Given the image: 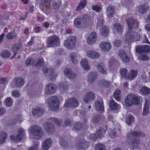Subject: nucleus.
I'll return each mask as SVG.
<instances>
[{"label":"nucleus","mask_w":150,"mask_h":150,"mask_svg":"<svg viewBox=\"0 0 150 150\" xmlns=\"http://www.w3.org/2000/svg\"><path fill=\"white\" fill-rule=\"evenodd\" d=\"M146 135L141 131L132 132L126 136L127 140L131 142L130 144L133 149H135L137 145L140 143L139 137H144Z\"/></svg>","instance_id":"nucleus-1"},{"label":"nucleus","mask_w":150,"mask_h":150,"mask_svg":"<svg viewBox=\"0 0 150 150\" xmlns=\"http://www.w3.org/2000/svg\"><path fill=\"white\" fill-rule=\"evenodd\" d=\"M140 101V99L137 96L132 94L127 95L125 99V105L127 107L133 105L134 104L138 105Z\"/></svg>","instance_id":"nucleus-2"},{"label":"nucleus","mask_w":150,"mask_h":150,"mask_svg":"<svg viewBox=\"0 0 150 150\" xmlns=\"http://www.w3.org/2000/svg\"><path fill=\"white\" fill-rule=\"evenodd\" d=\"M47 103L51 110L56 111L59 110V100L56 96H53L49 98Z\"/></svg>","instance_id":"nucleus-3"},{"label":"nucleus","mask_w":150,"mask_h":150,"mask_svg":"<svg viewBox=\"0 0 150 150\" xmlns=\"http://www.w3.org/2000/svg\"><path fill=\"white\" fill-rule=\"evenodd\" d=\"M30 129V132L33 135L34 138L39 139L43 135V131L38 126L33 125Z\"/></svg>","instance_id":"nucleus-4"},{"label":"nucleus","mask_w":150,"mask_h":150,"mask_svg":"<svg viewBox=\"0 0 150 150\" xmlns=\"http://www.w3.org/2000/svg\"><path fill=\"white\" fill-rule=\"evenodd\" d=\"M79 105V103L77 99L72 97L66 100L64 105L66 107L73 108L77 107Z\"/></svg>","instance_id":"nucleus-5"},{"label":"nucleus","mask_w":150,"mask_h":150,"mask_svg":"<svg viewBox=\"0 0 150 150\" xmlns=\"http://www.w3.org/2000/svg\"><path fill=\"white\" fill-rule=\"evenodd\" d=\"M140 39V35L134 31H127L126 39L128 41H138Z\"/></svg>","instance_id":"nucleus-6"},{"label":"nucleus","mask_w":150,"mask_h":150,"mask_svg":"<svg viewBox=\"0 0 150 150\" xmlns=\"http://www.w3.org/2000/svg\"><path fill=\"white\" fill-rule=\"evenodd\" d=\"M127 22L128 25V31H132L133 29H136L138 27V22L137 21L132 18L127 20Z\"/></svg>","instance_id":"nucleus-7"},{"label":"nucleus","mask_w":150,"mask_h":150,"mask_svg":"<svg viewBox=\"0 0 150 150\" xmlns=\"http://www.w3.org/2000/svg\"><path fill=\"white\" fill-rule=\"evenodd\" d=\"M59 38L55 35H53L49 37L47 39L46 43L47 47H52L58 43Z\"/></svg>","instance_id":"nucleus-8"},{"label":"nucleus","mask_w":150,"mask_h":150,"mask_svg":"<svg viewBox=\"0 0 150 150\" xmlns=\"http://www.w3.org/2000/svg\"><path fill=\"white\" fill-rule=\"evenodd\" d=\"M76 38L75 37L72 36L67 38L66 41H65V44L68 48L71 49L74 47L76 44Z\"/></svg>","instance_id":"nucleus-9"},{"label":"nucleus","mask_w":150,"mask_h":150,"mask_svg":"<svg viewBox=\"0 0 150 150\" xmlns=\"http://www.w3.org/2000/svg\"><path fill=\"white\" fill-rule=\"evenodd\" d=\"M43 127L45 130L49 134H51L55 131V126L51 122H47L44 123Z\"/></svg>","instance_id":"nucleus-10"},{"label":"nucleus","mask_w":150,"mask_h":150,"mask_svg":"<svg viewBox=\"0 0 150 150\" xmlns=\"http://www.w3.org/2000/svg\"><path fill=\"white\" fill-rule=\"evenodd\" d=\"M19 134H17L16 137L13 135L11 136L10 137L11 139L14 140L15 141H17L21 140L23 137V135L25 133V130L23 128L19 129L18 130Z\"/></svg>","instance_id":"nucleus-11"},{"label":"nucleus","mask_w":150,"mask_h":150,"mask_svg":"<svg viewBox=\"0 0 150 150\" xmlns=\"http://www.w3.org/2000/svg\"><path fill=\"white\" fill-rule=\"evenodd\" d=\"M76 146L78 149L81 150L88 148V144L84 139H80L76 144Z\"/></svg>","instance_id":"nucleus-12"},{"label":"nucleus","mask_w":150,"mask_h":150,"mask_svg":"<svg viewBox=\"0 0 150 150\" xmlns=\"http://www.w3.org/2000/svg\"><path fill=\"white\" fill-rule=\"evenodd\" d=\"M95 95L94 93L92 92L87 93L86 95L83 97V99L86 103H88L91 100H94L95 99Z\"/></svg>","instance_id":"nucleus-13"},{"label":"nucleus","mask_w":150,"mask_h":150,"mask_svg":"<svg viewBox=\"0 0 150 150\" xmlns=\"http://www.w3.org/2000/svg\"><path fill=\"white\" fill-rule=\"evenodd\" d=\"M56 91L55 85L53 83H50L46 88V92L48 94L54 93Z\"/></svg>","instance_id":"nucleus-14"},{"label":"nucleus","mask_w":150,"mask_h":150,"mask_svg":"<svg viewBox=\"0 0 150 150\" xmlns=\"http://www.w3.org/2000/svg\"><path fill=\"white\" fill-rule=\"evenodd\" d=\"M14 83L16 87L20 88L23 85L24 81L21 78H16L14 79Z\"/></svg>","instance_id":"nucleus-15"},{"label":"nucleus","mask_w":150,"mask_h":150,"mask_svg":"<svg viewBox=\"0 0 150 150\" xmlns=\"http://www.w3.org/2000/svg\"><path fill=\"white\" fill-rule=\"evenodd\" d=\"M96 32L92 33L90 35L87 39L88 43L91 45L94 43L96 41Z\"/></svg>","instance_id":"nucleus-16"},{"label":"nucleus","mask_w":150,"mask_h":150,"mask_svg":"<svg viewBox=\"0 0 150 150\" xmlns=\"http://www.w3.org/2000/svg\"><path fill=\"white\" fill-rule=\"evenodd\" d=\"M97 77V75L96 72H92L88 75V79L89 82L92 84L93 83Z\"/></svg>","instance_id":"nucleus-17"},{"label":"nucleus","mask_w":150,"mask_h":150,"mask_svg":"<svg viewBox=\"0 0 150 150\" xmlns=\"http://www.w3.org/2000/svg\"><path fill=\"white\" fill-rule=\"evenodd\" d=\"M45 112L44 110L41 108H34L32 112L33 115H37L38 117L42 116Z\"/></svg>","instance_id":"nucleus-18"},{"label":"nucleus","mask_w":150,"mask_h":150,"mask_svg":"<svg viewBox=\"0 0 150 150\" xmlns=\"http://www.w3.org/2000/svg\"><path fill=\"white\" fill-rule=\"evenodd\" d=\"M95 106L97 111L101 113L104 111V108L103 103L98 100L95 102Z\"/></svg>","instance_id":"nucleus-19"},{"label":"nucleus","mask_w":150,"mask_h":150,"mask_svg":"<svg viewBox=\"0 0 150 150\" xmlns=\"http://www.w3.org/2000/svg\"><path fill=\"white\" fill-rule=\"evenodd\" d=\"M87 55L88 57L93 59H97L99 57L100 55L98 53L91 50L87 52Z\"/></svg>","instance_id":"nucleus-20"},{"label":"nucleus","mask_w":150,"mask_h":150,"mask_svg":"<svg viewBox=\"0 0 150 150\" xmlns=\"http://www.w3.org/2000/svg\"><path fill=\"white\" fill-rule=\"evenodd\" d=\"M74 24L76 26L79 27H83L86 26L84 23L83 21L81 18H79L75 19L74 21Z\"/></svg>","instance_id":"nucleus-21"},{"label":"nucleus","mask_w":150,"mask_h":150,"mask_svg":"<svg viewBox=\"0 0 150 150\" xmlns=\"http://www.w3.org/2000/svg\"><path fill=\"white\" fill-rule=\"evenodd\" d=\"M119 55L120 58L124 62H128L129 61V58L128 57L124 52H120Z\"/></svg>","instance_id":"nucleus-22"},{"label":"nucleus","mask_w":150,"mask_h":150,"mask_svg":"<svg viewBox=\"0 0 150 150\" xmlns=\"http://www.w3.org/2000/svg\"><path fill=\"white\" fill-rule=\"evenodd\" d=\"M52 140L50 138L47 139L44 142L42 148L45 150L48 149L51 146Z\"/></svg>","instance_id":"nucleus-23"},{"label":"nucleus","mask_w":150,"mask_h":150,"mask_svg":"<svg viewBox=\"0 0 150 150\" xmlns=\"http://www.w3.org/2000/svg\"><path fill=\"white\" fill-rule=\"evenodd\" d=\"M115 30L120 34H121L124 29V27L118 23H116L113 25Z\"/></svg>","instance_id":"nucleus-24"},{"label":"nucleus","mask_w":150,"mask_h":150,"mask_svg":"<svg viewBox=\"0 0 150 150\" xmlns=\"http://www.w3.org/2000/svg\"><path fill=\"white\" fill-rule=\"evenodd\" d=\"M114 10L113 8V6L112 5H109L107 8V16L109 18H111L112 17Z\"/></svg>","instance_id":"nucleus-25"},{"label":"nucleus","mask_w":150,"mask_h":150,"mask_svg":"<svg viewBox=\"0 0 150 150\" xmlns=\"http://www.w3.org/2000/svg\"><path fill=\"white\" fill-rule=\"evenodd\" d=\"M134 121V117L130 115H127L126 118V122L128 125H130Z\"/></svg>","instance_id":"nucleus-26"},{"label":"nucleus","mask_w":150,"mask_h":150,"mask_svg":"<svg viewBox=\"0 0 150 150\" xmlns=\"http://www.w3.org/2000/svg\"><path fill=\"white\" fill-rule=\"evenodd\" d=\"M149 102L146 100L145 103L143 112L142 113V115L143 116L146 115L149 113Z\"/></svg>","instance_id":"nucleus-27"},{"label":"nucleus","mask_w":150,"mask_h":150,"mask_svg":"<svg viewBox=\"0 0 150 150\" xmlns=\"http://www.w3.org/2000/svg\"><path fill=\"white\" fill-rule=\"evenodd\" d=\"M21 49V45L19 43H18L13 46L11 50L14 53V56L16 55L17 52H18Z\"/></svg>","instance_id":"nucleus-28"},{"label":"nucleus","mask_w":150,"mask_h":150,"mask_svg":"<svg viewBox=\"0 0 150 150\" xmlns=\"http://www.w3.org/2000/svg\"><path fill=\"white\" fill-rule=\"evenodd\" d=\"M139 13L141 14H143L146 12L149 9V7L146 4H144L140 5L139 7Z\"/></svg>","instance_id":"nucleus-29"},{"label":"nucleus","mask_w":150,"mask_h":150,"mask_svg":"<svg viewBox=\"0 0 150 150\" xmlns=\"http://www.w3.org/2000/svg\"><path fill=\"white\" fill-rule=\"evenodd\" d=\"M7 134L5 132H0V144L4 142L7 137Z\"/></svg>","instance_id":"nucleus-30"},{"label":"nucleus","mask_w":150,"mask_h":150,"mask_svg":"<svg viewBox=\"0 0 150 150\" xmlns=\"http://www.w3.org/2000/svg\"><path fill=\"white\" fill-rule=\"evenodd\" d=\"M100 47L102 49L104 50L105 51H107L111 49V45L109 43H103L100 45Z\"/></svg>","instance_id":"nucleus-31"},{"label":"nucleus","mask_w":150,"mask_h":150,"mask_svg":"<svg viewBox=\"0 0 150 150\" xmlns=\"http://www.w3.org/2000/svg\"><path fill=\"white\" fill-rule=\"evenodd\" d=\"M86 4V0H81L80 2L79 5L76 7V10L80 11L83 8Z\"/></svg>","instance_id":"nucleus-32"},{"label":"nucleus","mask_w":150,"mask_h":150,"mask_svg":"<svg viewBox=\"0 0 150 150\" xmlns=\"http://www.w3.org/2000/svg\"><path fill=\"white\" fill-rule=\"evenodd\" d=\"M118 105V104L115 103L113 99L109 103L110 108L113 110H116L117 108Z\"/></svg>","instance_id":"nucleus-33"},{"label":"nucleus","mask_w":150,"mask_h":150,"mask_svg":"<svg viewBox=\"0 0 150 150\" xmlns=\"http://www.w3.org/2000/svg\"><path fill=\"white\" fill-rule=\"evenodd\" d=\"M137 74V72L135 71L132 70L129 73L127 77L129 79H134L136 76Z\"/></svg>","instance_id":"nucleus-34"},{"label":"nucleus","mask_w":150,"mask_h":150,"mask_svg":"<svg viewBox=\"0 0 150 150\" xmlns=\"http://www.w3.org/2000/svg\"><path fill=\"white\" fill-rule=\"evenodd\" d=\"M140 91L144 95L148 96L150 93V88L146 86L143 87Z\"/></svg>","instance_id":"nucleus-35"},{"label":"nucleus","mask_w":150,"mask_h":150,"mask_svg":"<svg viewBox=\"0 0 150 150\" xmlns=\"http://www.w3.org/2000/svg\"><path fill=\"white\" fill-rule=\"evenodd\" d=\"M40 8L43 12L46 13L47 15L49 14L50 13V9L49 6L40 5Z\"/></svg>","instance_id":"nucleus-36"},{"label":"nucleus","mask_w":150,"mask_h":150,"mask_svg":"<svg viewBox=\"0 0 150 150\" xmlns=\"http://www.w3.org/2000/svg\"><path fill=\"white\" fill-rule=\"evenodd\" d=\"M81 65L86 70H88L89 69V67L88 64V62L86 59H82L81 61Z\"/></svg>","instance_id":"nucleus-37"},{"label":"nucleus","mask_w":150,"mask_h":150,"mask_svg":"<svg viewBox=\"0 0 150 150\" xmlns=\"http://www.w3.org/2000/svg\"><path fill=\"white\" fill-rule=\"evenodd\" d=\"M50 79L51 81H54L55 80L56 77L57 76V75L54 73V71L52 69H50Z\"/></svg>","instance_id":"nucleus-38"},{"label":"nucleus","mask_w":150,"mask_h":150,"mask_svg":"<svg viewBox=\"0 0 150 150\" xmlns=\"http://www.w3.org/2000/svg\"><path fill=\"white\" fill-rule=\"evenodd\" d=\"M35 62V60L32 58H28L26 60L25 64L27 66L33 65Z\"/></svg>","instance_id":"nucleus-39"},{"label":"nucleus","mask_w":150,"mask_h":150,"mask_svg":"<svg viewBox=\"0 0 150 150\" xmlns=\"http://www.w3.org/2000/svg\"><path fill=\"white\" fill-rule=\"evenodd\" d=\"M106 131V130H104L103 128L100 129L97 131L96 134L97 137L98 138L102 137L103 134H104Z\"/></svg>","instance_id":"nucleus-40"},{"label":"nucleus","mask_w":150,"mask_h":150,"mask_svg":"<svg viewBox=\"0 0 150 150\" xmlns=\"http://www.w3.org/2000/svg\"><path fill=\"white\" fill-rule=\"evenodd\" d=\"M50 119L52 121L55 123L57 126H60L62 123V121L61 120L58 119L57 118L54 117H52L50 118Z\"/></svg>","instance_id":"nucleus-41"},{"label":"nucleus","mask_w":150,"mask_h":150,"mask_svg":"<svg viewBox=\"0 0 150 150\" xmlns=\"http://www.w3.org/2000/svg\"><path fill=\"white\" fill-rule=\"evenodd\" d=\"M70 56L72 63H77L78 61L76 59V55L75 53H71L70 54Z\"/></svg>","instance_id":"nucleus-42"},{"label":"nucleus","mask_w":150,"mask_h":150,"mask_svg":"<svg viewBox=\"0 0 150 150\" xmlns=\"http://www.w3.org/2000/svg\"><path fill=\"white\" fill-rule=\"evenodd\" d=\"M82 18L86 26L88 23L90 19V17L87 14H84L82 17Z\"/></svg>","instance_id":"nucleus-43"},{"label":"nucleus","mask_w":150,"mask_h":150,"mask_svg":"<svg viewBox=\"0 0 150 150\" xmlns=\"http://www.w3.org/2000/svg\"><path fill=\"white\" fill-rule=\"evenodd\" d=\"M74 127L77 129L81 130L83 129V125L81 122H77L74 125Z\"/></svg>","instance_id":"nucleus-44"},{"label":"nucleus","mask_w":150,"mask_h":150,"mask_svg":"<svg viewBox=\"0 0 150 150\" xmlns=\"http://www.w3.org/2000/svg\"><path fill=\"white\" fill-rule=\"evenodd\" d=\"M120 91H115L114 92V96L115 98L117 101H119L120 100Z\"/></svg>","instance_id":"nucleus-45"},{"label":"nucleus","mask_w":150,"mask_h":150,"mask_svg":"<svg viewBox=\"0 0 150 150\" xmlns=\"http://www.w3.org/2000/svg\"><path fill=\"white\" fill-rule=\"evenodd\" d=\"M59 88L61 91H64L68 89V86L63 83L59 84Z\"/></svg>","instance_id":"nucleus-46"},{"label":"nucleus","mask_w":150,"mask_h":150,"mask_svg":"<svg viewBox=\"0 0 150 150\" xmlns=\"http://www.w3.org/2000/svg\"><path fill=\"white\" fill-rule=\"evenodd\" d=\"M100 119L101 116L100 115H96L93 117L92 121L94 123H97L100 121Z\"/></svg>","instance_id":"nucleus-47"},{"label":"nucleus","mask_w":150,"mask_h":150,"mask_svg":"<svg viewBox=\"0 0 150 150\" xmlns=\"http://www.w3.org/2000/svg\"><path fill=\"white\" fill-rule=\"evenodd\" d=\"M96 150H106L105 146L102 144H98L96 146Z\"/></svg>","instance_id":"nucleus-48"},{"label":"nucleus","mask_w":150,"mask_h":150,"mask_svg":"<svg viewBox=\"0 0 150 150\" xmlns=\"http://www.w3.org/2000/svg\"><path fill=\"white\" fill-rule=\"evenodd\" d=\"M98 70L101 73L103 74H105L107 71L104 69L103 66L100 65H98L97 67Z\"/></svg>","instance_id":"nucleus-49"},{"label":"nucleus","mask_w":150,"mask_h":150,"mask_svg":"<svg viewBox=\"0 0 150 150\" xmlns=\"http://www.w3.org/2000/svg\"><path fill=\"white\" fill-rule=\"evenodd\" d=\"M16 34L14 32L9 33L6 36V37L9 39H13L15 38Z\"/></svg>","instance_id":"nucleus-50"},{"label":"nucleus","mask_w":150,"mask_h":150,"mask_svg":"<svg viewBox=\"0 0 150 150\" xmlns=\"http://www.w3.org/2000/svg\"><path fill=\"white\" fill-rule=\"evenodd\" d=\"M102 34L104 36H106L108 34V29L105 26H103L102 30Z\"/></svg>","instance_id":"nucleus-51"},{"label":"nucleus","mask_w":150,"mask_h":150,"mask_svg":"<svg viewBox=\"0 0 150 150\" xmlns=\"http://www.w3.org/2000/svg\"><path fill=\"white\" fill-rule=\"evenodd\" d=\"M121 133L119 129L117 130L116 131L114 130L111 133V135L114 137H115L119 136L120 134Z\"/></svg>","instance_id":"nucleus-52"},{"label":"nucleus","mask_w":150,"mask_h":150,"mask_svg":"<svg viewBox=\"0 0 150 150\" xmlns=\"http://www.w3.org/2000/svg\"><path fill=\"white\" fill-rule=\"evenodd\" d=\"M144 46H138L136 47L137 52L139 54L142 52H144Z\"/></svg>","instance_id":"nucleus-53"},{"label":"nucleus","mask_w":150,"mask_h":150,"mask_svg":"<svg viewBox=\"0 0 150 150\" xmlns=\"http://www.w3.org/2000/svg\"><path fill=\"white\" fill-rule=\"evenodd\" d=\"M10 55V53L7 50L4 51L1 54V56L5 58H8Z\"/></svg>","instance_id":"nucleus-54"},{"label":"nucleus","mask_w":150,"mask_h":150,"mask_svg":"<svg viewBox=\"0 0 150 150\" xmlns=\"http://www.w3.org/2000/svg\"><path fill=\"white\" fill-rule=\"evenodd\" d=\"M51 0H43L41 2V5H44L49 6Z\"/></svg>","instance_id":"nucleus-55"},{"label":"nucleus","mask_w":150,"mask_h":150,"mask_svg":"<svg viewBox=\"0 0 150 150\" xmlns=\"http://www.w3.org/2000/svg\"><path fill=\"white\" fill-rule=\"evenodd\" d=\"M13 100L10 98H8L6 99V105L8 107H11L12 104Z\"/></svg>","instance_id":"nucleus-56"},{"label":"nucleus","mask_w":150,"mask_h":150,"mask_svg":"<svg viewBox=\"0 0 150 150\" xmlns=\"http://www.w3.org/2000/svg\"><path fill=\"white\" fill-rule=\"evenodd\" d=\"M127 70L125 68L122 69L120 70V74L122 76L126 77L127 74Z\"/></svg>","instance_id":"nucleus-57"},{"label":"nucleus","mask_w":150,"mask_h":150,"mask_svg":"<svg viewBox=\"0 0 150 150\" xmlns=\"http://www.w3.org/2000/svg\"><path fill=\"white\" fill-rule=\"evenodd\" d=\"M60 144L61 146L64 147H66L68 146V144L67 142L66 141L63 139L61 140Z\"/></svg>","instance_id":"nucleus-58"},{"label":"nucleus","mask_w":150,"mask_h":150,"mask_svg":"<svg viewBox=\"0 0 150 150\" xmlns=\"http://www.w3.org/2000/svg\"><path fill=\"white\" fill-rule=\"evenodd\" d=\"M44 64L43 60L42 59H40L37 62L36 65L38 67H41Z\"/></svg>","instance_id":"nucleus-59"},{"label":"nucleus","mask_w":150,"mask_h":150,"mask_svg":"<svg viewBox=\"0 0 150 150\" xmlns=\"http://www.w3.org/2000/svg\"><path fill=\"white\" fill-rule=\"evenodd\" d=\"M67 76L71 79H74L76 77V74L71 71Z\"/></svg>","instance_id":"nucleus-60"},{"label":"nucleus","mask_w":150,"mask_h":150,"mask_svg":"<svg viewBox=\"0 0 150 150\" xmlns=\"http://www.w3.org/2000/svg\"><path fill=\"white\" fill-rule=\"evenodd\" d=\"M12 95L13 96L16 97H19L20 96L19 92L17 90H15L13 91Z\"/></svg>","instance_id":"nucleus-61"},{"label":"nucleus","mask_w":150,"mask_h":150,"mask_svg":"<svg viewBox=\"0 0 150 150\" xmlns=\"http://www.w3.org/2000/svg\"><path fill=\"white\" fill-rule=\"evenodd\" d=\"M100 9V7L97 5H96L92 6L93 10L95 11L96 12L99 11Z\"/></svg>","instance_id":"nucleus-62"},{"label":"nucleus","mask_w":150,"mask_h":150,"mask_svg":"<svg viewBox=\"0 0 150 150\" xmlns=\"http://www.w3.org/2000/svg\"><path fill=\"white\" fill-rule=\"evenodd\" d=\"M101 82L103 86L105 87H108L110 85V83L108 81L103 80Z\"/></svg>","instance_id":"nucleus-63"},{"label":"nucleus","mask_w":150,"mask_h":150,"mask_svg":"<svg viewBox=\"0 0 150 150\" xmlns=\"http://www.w3.org/2000/svg\"><path fill=\"white\" fill-rule=\"evenodd\" d=\"M144 47V52L148 53L150 51V47L149 46L145 45Z\"/></svg>","instance_id":"nucleus-64"}]
</instances>
